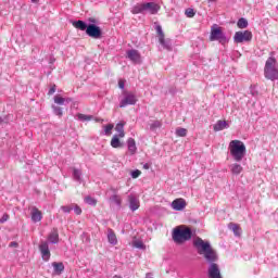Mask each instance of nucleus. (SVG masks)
Listing matches in <instances>:
<instances>
[{
  "label": "nucleus",
  "mask_w": 278,
  "mask_h": 278,
  "mask_svg": "<svg viewBox=\"0 0 278 278\" xmlns=\"http://www.w3.org/2000/svg\"><path fill=\"white\" fill-rule=\"evenodd\" d=\"M193 247L197 249L199 255H203L204 260L211 263L207 269V277L223 278V274L220 273V267L218 266V264L214 263L218 260V255L216 254V250L212 248V244H210L208 241H205L198 237L193 241Z\"/></svg>",
  "instance_id": "f257e3e1"
},
{
  "label": "nucleus",
  "mask_w": 278,
  "mask_h": 278,
  "mask_svg": "<svg viewBox=\"0 0 278 278\" xmlns=\"http://www.w3.org/2000/svg\"><path fill=\"white\" fill-rule=\"evenodd\" d=\"M172 240L175 244H185V242L192 240V229L186 225L175 227L172 231Z\"/></svg>",
  "instance_id": "f03ea898"
},
{
  "label": "nucleus",
  "mask_w": 278,
  "mask_h": 278,
  "mask_svg": "<svg viewBox=\"0 0 278 278\" xmlns=\"http://www.w3.org/2000/svg\"><path fill=\"white\" fill-rule=\"evenodd\" d=\"M228 150L235 162H242L247 155V146L241 140H232L229 142Z\"/></svg>",
  "instance_id": "7ed1b4c3"
},
{
  "label": "nucleus",
  "mask_w": 278,
  "mask_h": 278,
  "mask_svg": "<svg viewBox=\"0 0 278 278\" xmlns=\"http://www.w3.org/2000/svg\"><path fill=\"white\" fill-rule=\"evenodd\" d=\"M265 79L270 81H278V62L275 56H269L264 67Z\"/></svg>",
  "instance_id": "20e7f679"
},
{
  "label": "nucleus",
  "mask_w": 278,
  "mask_h": 278,
  "mask_svg": "<svg viewBox=\"0 0 278 278\" xmlns=\"http://www.w3.org/2000/svg\"><path fill=\"white\" fill-rule=\"evenodd\" d=\"M253 40V33L251 30H239L235 33L233 41L237 45H242V42H251Z\"/></svg>",
  "instance_id": "39448f33"
},
{
  "label": "nucleus",
  "mask_w": 278,
  "mask_h": 278,
  "mask_svg": "<svg viewBox=\"0 0 278 278\" xmlns=\"http://www.w3.org/2000/svg\"><path fill=\"white\" fill-rule=\"evenodd\" d=\"M210 40L211 42L217 40L218 42H222V45H225L227 42V37H225V34L223 33V28L212 27Z\"/></svg>",
  "instance_id": "423d86ee"
},
{
  "label": "nucleus",
  "mask_w": 278,
  "mask_h": 278,
  "mask_svg": "<svg viewBox=\"0 0 278 278\" xmlns=\"http://www.w3.org/2000/svg\"><path fill=\"white\" fill-rule=\"evenodd\" d=\"M86 34L89 36V38H93L94 40H99L103 37L101 27L97 26L96 24H89L87 26Z\"/></svg>",
  "instance_id": "0eeeda50"
},
{
  "label": "nucleus",
  "mask_w": 278,
  "mask_h": 278,
  "mask_svg": "<svg viewBox=\"0 0 278 278\" xmlns=\"http://www.w3.org/2000/svg\"><path fill=\"white\" fill-rule=\"evenodd\" d=\"M124 99L119 102V108H127V105H136L138 98L134 92H124Z\"/></svg>",
  "instance_id": "6e6552de"
},
{
  "label": "nucleus",
  "mask_w": 278,
  "mask_h": 278,
  "mask_svg": "<svg viewBox=\"0 0 278 278\" xmlns=\"http://www.w3.org/2000/svg\"><path fill=\"white\" fill-rule=\"evenodd\" d=\"M155 29H156L160 45H162L164 49H167V51H170L173 49L170 46V41H166L164 30H162V26L157 25Z\"/></svg>",
  "instance_id": "1a4fd4ad"
},
{
  "label": "nucleus",
  "mask_w": 278,
  "mask_h": 278,
  "mask_svg": "<svg viewBox=\"0 0 278 278\" xmlns=\"http://www.w3.org/2000/svg\"><path fill=\"white\" fill-rule=\"evenodd\" d=\"M39 251L43 262H49V260H51V251L49 250V243L47 241L40 242Z\"/></svg>",
  "instance_id": "9d476101"
},
{
  "label": "nucleus",
  "mask_w": 278,
  "mask_h": 278,
  "mask_svg": "<svg viewBox=\"0 0 278 278\" xmlns=\"http://www.w3.org/2000/svg\"><path fill=\"white\" fill-rule=\"evenodd\" d=\"M186 200L184 198H178L172 202V207L176 212H181V210H186Z\"/></svg>",
  "instance_id": "9b49d317"
},
{
  "label": "nucleus",
  "mask_w": 278,
  "mask_h": 278,
  "mask_svg": "<svg viewBox=\"0 0 278 278\" xmlns=\"http://www.w3.org/2000/svg\"><path fill=\"white\" fill-rule=\"evenodd\" d=\"M30 218L33 223H40V220H42V211L38 210L36 206H33L30 208Z\"/></svg>",
  "instance_id": "f8f14e48"
},
{
  "label": "nucleus",
  "mask_w": 278,
  "mask_h": 278,
  "mask_svg": "<svg viewBox=\"0 0 278 278\" xmlns=\"http://www.w3.org/2000/svg\"><path fill=\"white\" fill-rule=\"evenodd\" d=\"M144 12H149V14H157L160 12V5L155 2H147L144 3Z\"/></svg>",
  "instance_id": "ddd939ff"
},
{
  "label": "nucleus",
  "mask_w": 278,
  "mask_h": 278,
  "mask_svg": "<svg viewBox=\"0 0 278 278\" xmlns=\"http://www.w3.org/2000/svg\"><path fill=\"white\" fill-rule=\"evenodd\" d=\"M127 58L135 64H140L141 56H140V52H138V50H128Z\"/></svg>",
  "instance_id": "4468645a"
},
{
  "label": "nucleus",
  "mask_w": 278,
  "mask_h": 278,
  "mask_svg": "<svg viewBox=\"0 0 278 278\" xmlns=\"http://www.w3.org/2000/svg\"><path fill=\"white\" fill-rule=\"evenodd\" d=\"M128 201H129V208L131 210V212H136V210L140 207V200H138V198L134 195H129Z\"/></svg>",
  "instance_id": "2eb2a0df"
},
{
  "label": "nucleus",
  "mask_w": 278,
  "mask_h": 278,
  "mask_svg": "<svg viewBox=\"0 0 278 278\" xmlns=\"http://www.w3.org/2000/svg\"><path fill=\"white\" fill-rule=\"evenodd\" d=\"M111 147L113 149H123L125 144L121 141V137L118 135H114L111 139Z\"/></svg>",
  "instance_id": "dca6fc26"
},
{
  "label": "nucleus",
  "mask_w": 278,
  "mask_h": 278,
  "mask_svg": "<svg viewBox=\"0 0 278 278\" xmlns=\"http://www.w3.org/2000/svg\"><path fill=\"white\" fill-rule=\"evenodd\" d=\"M49 242L52 244H58L60 242V233H58V229H53L48 236Z\"/></svg>",
  "instance_id": "f3484780"
},
{
  "label": "nucleus",
  "mask_w": 278,
  "mask_h": 278,
  "mask_svg": "<svg viewBox=\"0 0 278 278\" xmlns=\"http://www.w3.org/2000/svg\"><path fill=\"white\" fill-rule=\"evenodd\" d=\"M127 146L130 155H136V151H138V148L136 147V140L134 138H129L127 140Z\"/></svg>",
  "instance_id": "a211bd4d"
},
{
  "label": "nucleus",
  "mask_w": 278,
  "mask_h": 278,
  "mask_svg": "<svg viewBox=\"0 0 278 278\" xmlns=\"http://www.w3.org/2000/svg\"><path fill=\"white\" fill-rule=\"evenodd\" d=\"M228 228L235 233V236H241L242 228L236 223H229Z\"/></svg>",
  "instance_id": "6ab92c4d"
},
{
  "label": "nucleus",
  "mask_w": 278,
  "mask_h": 278,
  "mask_svg": "<svg viewBox=\"0 0 278 278\" xmlns=\"http://www.w3.org/2000/svg\"><path fill=\"white\" fill-rule=\"evenodd\" d=\"M214 131H223V129H227V121L219 119L213 126Z\"/></svg>",
  "instance_id": "aec40b11"
},
{
  "label": "nucleus",
  "mask_w": 278,
  "mask_h": 278,
  "mask_svg": "<svg viewBox=\"0 0 278 278\" xmlns=\"http://www.w3.org/2000/svg\"><path fill=\"white\" fill-rule=\"evenodd\" d=\"M115 131L119 138H125V122H121L115 126Z\"/></svg>",
  "instance_id": "412c9836"
},
{
  "label": "nucleus",
  "mask_w": 278,
  "mask_h": 278,
  "mask_svg": "<svg viewBox=\"0 0 278 278\" xmlns=\"http://www.w3.org/2000/svg\"><path fill=\"white\" fill-rule=\"evenodd\" d=\"M52 266H53L54 273L56 275H62V273H64V263H62V262H59V263L58 262H53Z\"/></svg>",
  "instance_id": "4be33fe9"
},
{
  "label": "nucleus",
  "mask_w": 278,
  "mask_h": 278,
  "mask_svg": "<svg viewBox=\"0 0 278 278\" xmlns=\"http://www.w3.org/2000/svg\"><path fill=\"white\" fill-rule=\"evenodd\" d=\"M73 27H75L76 29H80V31H86V29H88L86 22H84L81 20L73 22Z\"/></svg>",
  "instance_id": "5701e85b"
},
{
  "label": "nucleus",
  "mask_w": 278,
  "mask_h": 278,
  "mask_svg": "<svg viewBox=\"0 0 278 278\" xmlns=\"http://www.w3.org/2000/svg\"><path fill=\"white\" fill-rule=\"evenodd\" d=\"M242 170H244V168L242 167V165H240L238 163L230 165V172L233 175H240V173H242Z\"/></svg>",
  "instance_id": "b1692460"
},
{
  "label": "nucleus",
  "mask_w": 278,
  "mask_h": 278,
  "mask_svg": "<svg viewBox=\"0 0 278 278\" xmlns=\"http://www.w3.org/2000/svg\"><path fill=\"white\" fill-rule=\"evenodd\" d=\"M78 121H81L83 123H88L90 121H94V116L92 115H86L83 113H78L77 115Z\"/></svg>",
  "instance_id": "393cba45"
},
{
  "label": "nucleus",
  "mask_w": 278,
  "mask_h": 278,
  "mask_svg": "<svg viewBox=\"0 0 278 278\" xmlns=\"http://www.w3.org/2000/svg\"><path fill=\"white\" fill-rule=\"evenodd\" d=\"M108 240H109L110 244L118 243V239H116V233H114V231L112 229L109 230Z\"/></svg>",
  "instance_id": "a878e982"
},
{
  "label": "nucleus",
  "mask_w": 278,
  "mask_h": 278,
  "mask_svg": "<svg viewBox=\"0 0 278 278\" xmlns=\"http://www.w3.org/2000/svg\"><path fill=\"white\" fill-rule=\"evenodd\" d=\"M142 12H144V3L136 4L131 10V14H142Z\"/></svg>",
  "instance_id": "bb28decb"
},
{
  "label": "nucleus",
  "mask_w": 278,
  "mask_h": 278,
  "mask_svg": "<svg viewBox=\"0 0 278 278\" xmlns=\"http://www.w3.org/2000/svg\"><path fill=\"white\" fill-rule=\"evenodd\" d=\"M237 27H239V29H247V27H249V22L247 21V18L241 17V18L237 22Z\"/></svg>",
  "instance_id": "cd10ccee"
},
{
  "label": "nucleus",
  "mask_w": 278,
  "mask_h": 278,
  "mask_svg": "<svg viewBox=\"0 0 278 278\" xmlns=\"http://www.w3.org/2000/svg\"><path fill=\"white\" fill-rule=\"evenodd\" d=\"M176 136H178L179 138H186L188 136V129L178 127L176 129Z\"/></svg>",
  "instance_id": "c85d7f7f"
},
{
  "label": "nucleus",
  "mask_w": 278,
  "mask_h": 278,
  "mask_svg": "<svg viewBox=\"0 0 278 278\" xmlns=\"http://www.w3.org/2000/svg\"><path fill=\"white\" fill-rule=\"evenodd\" d=\"M111 201L115 203V205H121L123 203V199H121V195L118 194H113Z\"/></svg>",
  "instance_id": "c756f323"
},
{
  "label": "nucleus",
  "mask_w": 278,
  "mask_h": 278,
  "mask_svg": "<svg viewBox=\"0 0 278 278\" xmlns=\"http://www.w3.org/2000/svg\"><path fill=\"white\" fill-rule=\"evenodd\" d=\"M73 176L76 181H79L81 179V172L77 168H73Z\"/></svg>",
  "instance_id": "7c9ffc66"
},
{
  "label": "nucleus",
  "mask_w": 278,
  "mask_h": 278,
  "mask_svg": "<svg viewBox=\"0 0 278 278\" xmlns=\"http://www.w3.org/2000/svg\"><path fill=\"white\" fill-rule=\"evenodd\" d=\"M85 203H88V205H97V199L92 198V197H86L85 198Z\"/></svg>",
  "instance_id": "2f4dec72"
},
{
  "label": "nucleus",
  "mask_w": 278,
  "mask_h": 278,
  "mask_svg": "<svg viewBox=\"0 0 278 278\" xmlns=\"http://www.w3.org/2000/svg\"><path fill=\"white\" fill-rule=\"evenodd\" d=\"M113 129H114V125L113 124H109V125H106L104 127V134H106V136H111Z\"/></svg>",
  "instance_id": "473e14b6"
},
{
  "label": "nucleus",
  "mask_w": 278,
  "mask_h": 278,
  "mask_svg": "<svg viewBox=\"0 0 278 278\" xmlns=\"http://www.w3.org/2000/svg\"><path fill=\"white\" fill-rule=\"evenodd\" d=\"M54 103H56L58 105H64V98H62L61 96H55Z\"/></svg>",
  "instance_id": "72a5a7b5"
},
{
  "label": "nucleus",
  "mask_w": 278,
  "mask_h": 278,
  "mask_svg": "<svg viewBox=\"0 0 278 278\" xmlns=\"http://www.w3.org/2000/svg\"><path fill=\"white\" fill-rule=\"evenodd\" d=\"M186 16H188V18H193L194 16V9H187L185 12Z\"/></svg>",
  "instance_id": "f704fd0d"
},
{
  "label": "nucleus",
  "mask_w": 278,
  "mask_h": 278,
  "mask_svg": "<svg viewBox=\"0 0 278 278\" xmlns=\"http://www.w3.org/2000/svg\"><path fill=\"white\" fill-rule=\"evenodd\" d=\"M132 247L136 249H144V243H142V241H135L132 242Z\"/></svg>",
  "instance_id": "c9c22d12"
},
{
  "label": "nucleus",
  "mask_w": 278,
  "mask_h": 278,
  "mask_svg": "<svg viewBox=\"0 0 278 278\" xmlns=\"http://www.w3.org/2000/svg\"><path fill=\"white\" fill-rule=\"evenodd\" d=\"M140 175H142V172H140L139 169H136L131 173L132 179H138Z\"/></svg>",
  "instance_id": "e433bc0d"
},
{
  "label": "nucleus",
  "mask_w": 278,
  "mask_h": 278,
  "mask_svg": "<svg viewBox=\"0 0 278 278\" xmlns=\"http://www.w3.org/2000/svg\"><path fill=\"white\" fill-rule=\"evenodd\" d=\"M61 210H62L65 214H71V212H73L72 206H61Z\"/></svg>",
  "instance_id": "4c0bfd02"
},
{
  "label": "nucleus",
  "mask_w": 278,
  "mask_h": 278,
  "mask_svg": "<svg viewBox=\"0 0 278 278\" xmlns=\"http://www.w3.org/2000/svg\"><path fill=\"white\" fill-rule=\"evenodd\" d=\"M54 114L56 116H62L63 112H62V108L60 106H54Z\"/></svg>",
  "instance_id": "58836bf2"
},
{
  "label": "nucleus",
  "mask_w": 278,
  "mask_h": 278,
  "mask_svg": "<svg viewBox=\"0 0 278 278\" xmlns=\"http://www.w3.org/2000/svg\"><path fill=\"white\" fill-rule=\"evenodd\" d=\"M74 212H75L76 216H79L81 214V207H79L78 205H75Z\"/></svg>",
  "instance_id": "ea45409f"
},
{
  "label": "nucleus",
  "mask_w": 278,
  "mask_h": 278,
  "mask_svg": "<svg viewBox=\"0 0 278 278\" xmlns=\"http://www.w3.org/2000/svg\"><path fill=\"white\" fill-rule=\"evenodd\" d=\"M9 219H10V215L4 214V215L1 217L0 223H5V222H8Z\"/></svg>",
  "instance_id": "a19ab883"
},
{
  "label": "nucleus",
  "mask_w": 278,
  "mask_h": 278,
  "mask_svg": "<svg viewBox=\"0 0 278 278\" xmlns=\"http://www.w3.org/2000/svg\"><path fill=\"white\" fill-rule=\"evenodd\" d=\"M155 127H162V124L160 122H155L151 125V129H155Z\"/></svg>",
  "instance_id": "79ce46f5"
},
{
  "label": "nucleus",
  "mask_w": 278,
  "mask_h": 278,
  "mask_svg": "<svg viewBox=\"0 0 278 278\" xmlns=\"http://www.w3.org/2000/svg\"><path fill=\"white\" fill-rule=\"evenodd\" d=\"M118 87L123 90L125 88V80H118Z\"/></svg>",
  "instance_id": "37998d69"
},
{
  "label": "nucleus",
  "mask_w": 278,
  "mask_h": 278,
  "mask_svg": "<svg viewBox=\"0 0 278 278\" xmlns=\"http://www.w3.org/2000/svg\"><path fill=\"white\" fill-rule=\"evenodd\" d=\"M9 247L14 248V249H17L18 242L12 241V242L9 244Z\"/></svg>",
  "instance_id": "c03bdc74"
},
{
  "label": "nucleus",
  "mask_w": 278,
  "mask_h": 278,
  "mask_svg": "<svg viewBox=\"0 0 278 278\" xmlns=\"http://www.w3.org/2000/svg\"><path fill=\"white\" fill-rule=\"evenodd\" d=\"M55 92V85L53 87L50 88L48 94H53Z\"/></svg>",
  "instance_id": "a18cd8bd"
},
{
  "label": "nucleus",
  "mask_w": 278,
  "mask_h": 278,
  "mask_svg": "<svg viewBox=\"0 0 278 278\" xmlns=\"http://www.w3.org/2000/svg\"><path fill=\"white\" fill-rule=\"evenodd\" d=\"M89 22H90V23H92V25H96V23H97V18L91 17V18H89Z\"/></svg>",
  "instance_id": "49530a36"
},
{
  "label": "nucleus",
  "mask_w": 278,
  "mask_h": 278,
  "mask_svg": "<svg viewBox=\"0 0 278 278\" xmlns=\"http://www.w3.org/2000/svg\"><path fill=\"white\" fill-rule=\"evenodd\" d=\"M143 168H144L146 170H149V164L146 163V164L143 165Z\"/></svg>",
  "instance_id": "de8ad7c7"
},
{
  "label": "nucleus",
  "mask_w": 278,
  "mask_h": 278,
  "mask_svg": "<svg viewBox=\"0 0 278 278\" xmlns=\"http://www.w3.org/2000/svg\"><path fill=\"white\" fill-rule=\"evenodd\" d=\"M96 123H103V119L96 118Z\"/></svg>",
  "instance_id": "09e8293b"
},
{
  "label": "nucleus",
  "mask_w": 278,
  "mask_h": 278,
  "mask_svg": "<svg viewBox=\"0 0 278 278\" xmlns=\"http://www.w3.org/2000/svg\"><path fill=\"white\" fill-rule=\"evenodd\" d=\"M210 1L211 3H216L217 0H207Z\"/></svg>",
  "instance_id": "8fccbe9b"
},
{
  "label": "nucleus",
  "mask_w": 278,
  "mask_h": 278,
  "mask_svg": "<svg viewBox=\"0 0 278 278\" xmlns=\"http://www.w3.org/2000/svg\"><path fill=\"white\" fill-rule=\"evenodd\" d=\"M40 0H31L33 3H38Z\"/></svg>",
  "instance_id": "3c124183"
},
{
  "label": "nucleus",
  "mask_w": 278,
  "mask_h": 278,
  "mask_svg": "<svg viewBox=\"0 0 278 278\" xmlns=\"http://www.w3.org/2000/svg\"><path fill=\"white\" fill-rule=\"evenodd\" d=\"M113 192H116V189H112Z\"/></svg>",
  "instance_id": "603ef678"
}]
</instances>
